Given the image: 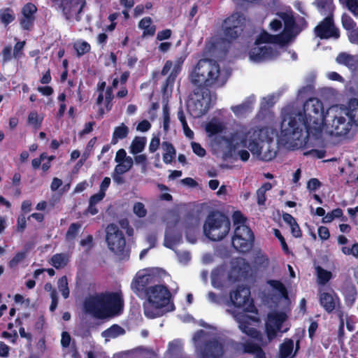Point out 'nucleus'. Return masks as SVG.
Masks as SVG:
<instances>
[{"label":"nucleus","instance_id":"f257e3e1","mask_svg":"<svg viewBox=\"0 0 358 358\" xmlns=\"http://www.w3.org/2000/svg\"><path fill=\"white\" fill-rule=\"evenodd\" d=\"M280 20L275 19L270 23L271 29L278 31L284 23V29L280 34L271 35L263 31L256 40L255 45L249 52L250 59L254 62H261L272 59L280 54L277 45L282 47L292 41L301 31L296 24L294 17L287 13L278 14Z\"/></svg>","mask_w":358,"mask_h":358},{"label":"nucleus","instance_id":"f03ea898","mask_svg":"<svg viewBox=\"0 0 358 358\" xmlns=\"http://www.w3.org/2000/svg\"><path fill=\"white\" fill-rule=\"evenodd\" d=\"M308 127L302 113L285 115L281 122L278 143L292 150L305 147L309 141L314 140Z\"/></svg>","mask_w":358,"mask_h":358},{"label":"nucleus","instance_id":"7ed1b4c3","mask_svg":"<svg viewBox=\"0 0 358 358\" xmlns=\"http://www.w3.org/2000/svg\"><path fill=\"white\" fill-rule=\"evenodd\" d=\"M242 143L258 160L270 162L276 157L278 145L273 139V131L269 127L249 131Z\"/></svg>","mask_w":358,"mask_h":358},{"label":"nucleus","instance_id":"20e7f679","mask_svg":"<svg viewBox=\"0 0 358 358\" xmlns=\"http://www.w3.org/2000/svg\"><path fill=\"white\" fill-rule=\"evenodd\" d=\"M229 74L220 69V64L211 59L198 61L189 73L190 82L195 86L222 87L227 81Z\"/></svg>","mask_w":358,"mask_h":358},{"label":"nucleus","instance_id":"39448f33","mask_svg":"<svg viewBox=\"0 0 358 358\" xmlns=\"http://www.w3.org/2000/svg\"><path fill=\"white\" fill-rule=\"evenodd\" d=\"M122 306L123 299L121 292L90 296L84 303L85 312L99 319L118 313Z\"/></svg>","mask_w":358,"mask_h":358},{"label":"nucleus","instance_id":"423d86ee","mask_svg":"<svg viewBox=\"0 0 358 358\" xmlns=\"http://www.w3.org/2000/svg\"><path fill=\"white\" fill-rule=\"evenodd\" d=\"M227 311L231 314L239 324V329L251 338L257 339L262 345H266L275 337L278 331H281L282 323L286 320V315L283 313L269 314L266 324L268 341H263L262 335L255 329L249 327L250 317L243 313L227 309Z\"/></svg>","mask_w":358,"mask_h":358},{"label":"nucleus","instance_id":"0eeeda50","mask_svg":"<svg viewBox=\"0 0 358 358\" xmlns=\"http://www.w3.org/2000/svg\"><path fill=\"white\" fill-rule=\"evenodd\" d=\"M192 341L197 358H222L224 345L217 338H211L209 332L200 329L195 332Z\"/></svg>","mask_w":358,"mask_h":358},{"label":"nucleus","instance_id":"6e6552de","mask_svg":"<svg viewBox=\"0 0 358 358\" xmlns=\"http://www.w3.org/2000/svg\"><path fill=\"white\" fill-rule=\"evenodd\" d=\"M327 133L336 136L347 135L352 129V123L346 109L337 106L330 107L324 117L323 125Z\"/></svg>","mask_w":358,"mask_h":358},{"label":"nucleus","instance_id":"1a4fd4ad","mask_svg":"<svg viewBox=\"0 0 358 358\" xmlns=\"http://www.w3.org/2000/svg\"><path fill=\"white\" fill-rule=\"evenodd\" d=\"M147 300L143 303L144 313L149 318H155L162 315V308L169 304L170 292L162 285L149 287L144 295Z\"/></svg>","mask_w":358,"mask_h":358},{"label":"nucleus","instance_id":"9d476101","mask_svg":"<svg viewBox=\"0 0 358 358\" xmlns=\"http://www.w3.org/2000/svg\"><path fill=\"white\" fill-rule=\"evenodd\" d=\"M323 104L317 98H310L303 105L305 121L307 122L309 132L314 137V141H321L322 139V125L324 121Z\"/></svg>","mask_w":358,"mask_h":358},{"label":"nucleus","instance_id":"9b49d317","mask_svg":"<svg viewBox=\"0 0 358 358\" xmlns=\"http://www.w3.org/2000/svg\"><path fill=\"white\" fill-rule=\"evenodd\" d=\"M229 218L220 212L215 211L207 217L203 224V234L213 241L222 240L230 230Z\"/></svg>","mask_w":358,"mask_h":358},{"label":"nucleus","instance_id":"f8f14e48","mask_svg":"<svg viewBox=\"0 0 358 358\" xmlns=\"http://www.w3.org/2000/svg\"><path fill=\"white\" fill-rule=\"evenodd\" d=\"M106 241L110 251L122 259L128 257L129 250L123 233L115 224H110L106 228Z\"/></svg>","mask_w":358,"mask_h":358},{"label":"nucleus","instance_id":"ddd939ff","mask_svg":"<svg viewBox=\"0 0 358 358\" xmlns=\"http://www.w3.org/2000/svg\"><path fill=\"white\" fill-rule=\"evenodd\" d=\"M210 107V97L208 90L198 88L194 92L193 96L187 103L190 115L194 117H200L207 113Z\"/></svg>","mask_w":358,"mask_h":358},{"label":"nucleus","instance_id":"4468645a","mask_svg":"<svg viewBox=\"0 0 358 358\" xmlns=\"http://www.w3.org/2000/svg\"><path fill=\"white\" fill-rule=\"evenodd\" d=\"M315 33L320 38H329L339 37V31L335 27L333 17L327 16L315 28Z\"/></svg>","mask_w":358,"mask_h":358},{"label":"nucleus","instance_id":"2eb2a0df","mask_svg":"<svg viewBox=\"0 0 358 358\" xmlns=\"http://www.w3.org/2000/svg\"><path fill=\"white\" fill-rule=\"evenodd\" d=\"M85 5V0H62L60 7L67 20L75 17L77 21L80 20L79 14Z\"/></svg>","mask_w":358,"mask_h":358},{"label":"nucleus","instance_id":"dca6fc26","mask_svg":"<svg viewBox=\"0 0 358 358\" xmlns=\"http://www.w3.org/2000/svg\"><path fill=\"white\" fill-rule=\"evenodd\" d=\"M250 289L243 286H238L237 289L229 294V301L227 306L234 305L236 307H244L250 302Z\"/></svg>","mask_w":358,"mask_h":358},{"label":"nucleus","instance_id":"f3484780","mask_svg":"<svg viewBox=\"0 0 358 358\" xmlns=\"http://www.w3.org/2000/svg\"><path fill=\"white\" fill-rule=\"evenodd\" d=\"M154 277L149 274L138 275L131 283L132 290L139 296H143L146 294L147 289L150 287V284Z\"/></svg>","mask_w":358,"mask_h":358},{"label":"nucleus","instance_id":"a211bd4d","mask_svg":"<svg viewBox=\"0 0 358 358\" xmlns=\"http://www.w3.org/2000/svg\"><path fill=\"white\" fill-rule=\"evenodd\" d=\"M37 11L36 6L31 3L25 4L22 9V17L20 20V25L24 29L29 30L35 20L34 14Z\"/></svg>","mask_w":358,"mask_h":358},{"label":"nucleus","instance_id":"6ab92c4d","mask_svg":"<svg viewBox=\"0 0 358 358\" xmlns=\"http://www.w3.org/2000/svg\"><path fill=\"white\" fill-rule=\"evenodd\" d=\"M236 349L242 350L243 353L253 354L255 358H266V355L263 350L258 345L250 341L238 343Z\"/></svg>","mask_w":358,"mask_h":358},{"label":"nucleus","instance_id":"aec40b11","mask_svg":"<svg viewBox=\"0 0 358 358\" xmlns=\"http://www.w3.org/2000/svg\"><path fill=\"white\" fill-rule=\"evenodd\" d=\"M320 303L328 313L332 312L339 306V299L334 293L323 292L320 295Z\"/></svg>","mask_w":358,"mask_h":358},{"label":"nucleus","instance_id":"412c9836","mask_svg":"<svg viewBox=\"0 0 358 358\" xmlns=\"http://www.w3.org/2000/svg\"><path fill=\"white\" fill-rule=\"evenodd\" d=\"M244 21V15L241 13L236 12L227 17L224 22L225 26H231L233 29L242 32Z\"/></svg>","mask_w":358,"mask_h":358},{"label":"nucleus","instance_id":"4be33fe9","mask_svg":"<svg viewBox=\"0 0 358 358\" xmlns=\"http://www.w3.org/2000/svg\"><path fill=\"white\" fill-rule=\"evenodd\" d=\"M252 103L253 99L250 98L239 105L232 106L231 109L235 115L242 117L252 111Z\"/></svg>","mask_w":358,"mask_h":358},{"label":"nucleus","instance_id":"5701e85b","mask_svg":"<svg viewBox=\"0 0 358 358\" xmlns=\"http://www.w3.org/2000/svg\"><path fill=\"white\" fill-rule=\"evenodd\" d=\"M253 241L254 240L249 239L246 241L245 238H232V245L241 252H247L252 248Z\"/></svg>","mask_w":358,"mask_h":358},{"label":"nucleus","instance_id":"b1692460","mask_svg":"<svg viewBox=\"0 0 358 358\" xmlns=\"http://www.w3.org/2000/svg\"><path fill=\"white\" fill-rule=\"evenodd\" d=\"M314 4L322 15L333 17V0H316Z\"/></svg>","mask_w":358,"mask_h":358},{"label":"nucleus","instance_id":"393cba45","mask_svg":"<svg viewBox=\"0 0 358 358\" xmlns=\"http://www.w3.org/2000/svg\"><path fill=\"white\" fill-rule=\"evenodd\" d=\"M336 62L339 64H344L350 69H354L357 67L358 60L355 56L342 52L336 57Z\"/></svg>","mask_w":358,"mask_h":358},{"label":"nucleus","instance_id":"a878e982","mask_svg":"<svg viewBox=\"0 0 358 358\" xmlns=\"http://www.w3.org/2000/svg\"><path fill=\"white\" fill-rule=\"evenodd\" d=\"M233 238H245L246 240H254L255 238L252 231L245 224H241L236 227Z\"/></svg>","mask_w":358,"mask_h":358},{"label":"nucleus","instance_id":"bb28decb","mask_svg":"<svg viewBox=\"0 0 358 358\" xmlns=\"http://www.w3.org/2000/svg\"><path fill=\"white\" fill-rule=\"evenodd\" d=\"M152 19L149 17L143 18L139 24V28L143 29V36H153L155 33L156 28L155 26L151 25Z\"/></svg>","mask_w":358,"mask_h":358},{"label":"nucleus","instance_id":"cd10ccee","mask_svg":"<svg viewBox=\"0 0 358 358\" xmlns=\"http://www.w3.org/2000/svg\"><path fill=\"white\" fill-rule=\"evenodd\" d=\"M184 60H185V58L182 57H180L179 58H178L177 60L176 61L173 71H171V74L169 75V76L167 78V79L166 80V83L164 86V90H166V88L168 87V85L169 84L173 83L175 78L177 76V74L180 72V71L181 69V66H182V63L184 62Z\"/></svg>","mask_w":358,"mask_h":358},{"label":"nucleus","instance_id":"c85d7f7f","mask_svg":"<svg viewBox=\"0 0 358 358\" xmlns=\"http://www.w3.org/2000/svg\"><path fill=\"white\" fill-rule=\"evenodd\" d=\"M347 113L351 123L358 126V99H354L350 101Z\"/></svg>","mask_w":358,"mask_h":358},{"label":"nucleus","instance_id":"c756f323","mask_svg":"<svg viewBox=\"0 0 358 358\" xmlns=\"http://www.w3.org/2000/svg\"><path fill=\"white\" fill-rule=\"evenodd\" d=\"M146 138L145 137L136 136L134 138L129 147L130 152L133 155H136L141 152L145 146Z\"/></svg>","mask_w":358,"mask_h":358},{"label":"nucleus","instance_id":"7c9ffc66","mask_svg":"<svg viewBox=\"0 0 358 358\" xmlns=\"http://www.w3.org/2000/svg\"><path fill=\"white\" fill-rule=\"evenodd\" d=\"M129 131L128 127L124 123L115 127L113 134L112 143L115 144L119 139L125 138L128 136Z\"/></svg>","mask_w":358,"mask_h":358},{"label":"nucleus","instance_id":"2f4dec72","mask_svg":"<svg viewBox=\"0 0 358 358\" xmlns=\"http://www.w3.org/2000/svg\"><path fill=\"white\" fill-rule=\"evenodd\" d=\"M162 148L166 151L163 155V160L166 164H169L176 155V150L171 143L166 141L162 143Z\"/></svg>","mask_w":358,"mask_h":358},{"label":"nucleus","instance_id":"473e14b6","mask_svg":"<svg viewBox=\"0 0 358 358\" xmlns=\"http://www.w3.org/2000/svg\"><path fill=\"white\" fill-rule=\"evenodd\" d=\"M134 164V160L131 157H128L125 161H122L115 166V172L117 174H123L129 171Z\"/></svg>","mask_w":358,"mask_h":358},{"label":"nucleus","instance_id":"72a5a7b5","mask_svg":"<svg viewBox=\"0 0 358 358\" xmlns=\"http://www.w3.org/2000/svg\"><path fill=\"white\" fill-rule=\"evenodd\" d=\"M124 334V330L121 327L114 324L102 332V336L105 338H115Z\"/></svg>","mask_w":358,"mask_h":358},{"label":"nucleus","instance_id":"f704fd0d","mask_svg":"<svg viewBox=\"0 0 358 358\" xmlns=\"http://www.w3.org/2000/svg\"><path fill=\"white\" fill-rule=\"evenodd\" d=\"M67 263L68 257L64 254H56L51 259V264L56 268H63Z\"/></svg>","mask_w":358,"mask_h":358},{"label":"nucleus","instance_id":"c9c22d12","mask_svg":"<svg viewBox=\"0 0 358 358\" xmlns=\"http://www.w3.org/2000/svg\"><path fill=\"white\" fill-rule=\"evenodd\" d=\"M224 38L227 41L234 40L241 34V31L233 29L231 26H225L224 22L222 24Z\"/></svg>","mask_w":358,"mask_h":358},{"label":"nucleus","instance_id":"e433bc0d","mask_svg":"<svg viewBox=\"0 0 358 358\" xmlns=\"http://www.w3.org/2000/svg\"><path fill=\"white\" fill-rule=\"evenodd\" d=\"M182 350V344L180 340H174L169 343L167 353L170 356L179 355Z\"/></svg>","mask_w":358,"mask_h":358},{"label":"nucleus","instance_id":"4c0bfd02","mask_svg":"<svg viewBox=\"0 0 358 358\" xmlns=\"http://www.w3.org/2000/svg\"><path fill=\"white\" fill-rule=\"evenodd\" d=\"M294 343L292 340L285 341L280 345V356L281 358H288L291 355L293 350Z\"/></svg>","mask_w":358,"mask_h":358},{"label":"nucleus","instance_id":"58836bf2","mask_svg":"<svg viewBox=\"0 0 358 358\" xmlns=\"http://www.w3.org/2000/svg\"><path fill=\"white\" fill-rule=\"evenodd\" d=\"M0 20L4 24H8L15 20L13 11L9 8L1 10Z\"/></svg>","mask_w":358,"mask_h":358},{"label":"nucleus","instance_id":"ea45409f","mask_svg":"<svg viewBox=\"0 0 358 358\" xmlns=\"http://www.w3.org/2000/svg\"><path fill=\"white\" fill-rule=\"evenodd\" d=\"M82 224L78 222L72 223L66 231V238L67 241H73L77 236Z\"/></svg>","mask_w":358,"mask_h":358},{"label":"nucleus","instance_id":"a19ab883","mask_svg":"<svg viewBox=\"0 0 358 358\" xmlns=\"http://www.w3.org/2000/svg\"><path fill=\"white\" fill-rule=\"evenodd\" d=\"M59 290L61 292L62 296L67 299L69 296V288L68 286V280L66 276H62L57 281Z\"/></svg>","mask_w":358,"mask_h":358},{"label":"nucleus","instance_id":"79ce46f5","mask_svg":"<svg viewBox=\"0 0 358 358\" xmlns=\"http://www.w3.org/2000/svg\"><path fill=\"white\" fill-rule=\"evenodd\" d=\"M224 127L220 122H209L206 127V131L210 135H215L222 131Z\"/></svg>","mask_w":358,"mask_h":358},{"label":"nucleus","instance_id":"37998d69","mask_svg":"<svg viewBox=\"0 0 358 358\" xmlns=\"http://www.w3.org/2000/svg\"><path fill=\"white\" fill-rule=\"evenodd\" d=\"M340 2L345 5L354 15L358 16V0H339Z\"/></svg>","mask_w":358,"mask_h":358},{"label":"nucleus","instance_id":"c03bdc74","mask_svg":"<svg viewBox=\"0 0 358 358\" xmlns=\"http://www.w3.org/2000/svg\"><path fill=\"white\" fill-rule=\"evenodd\" d=\"M74 48L78 56H81L90 50V45L85 41L77 42L74 44Z\"/></svg>","mask_w":358,"mask_h":358},{"label":"nucleus","instance_id":"a18cd8bd","mask_svg":"<svg viewBox=\"0 0 358 358\" xmlns=\"http://www.w3.org/2000/svg\"><path fill=\"white\" fill-rule=\"evenodd\" d=\"M25 257H26V252H19L9 262L8 266L11 268H15L18 265V264L22 262L25 259Z\"/></svg>","mask_w":358,"mask_h":358},{"label":"nucleus","instance_id":"49530a36","mask_svg":"<svg viewBox=\"0 0 358 358\" xmlns=\"http://www.w3.org/2000/svg\"><path fill=\"white\" fill-rule=\"evenodd\" d=\"M133 211L139 217H144L147 214V210L141 202H137L134 205Z\"/></svg>","mask_w":358,"mask_h":358},{"label":"nucleus","instance_id":"de8ad7c7","mask_svg":"<svg viewBox=\"0 0 358 358\" xmlns=\"http://www.w3.org/2000/svg\"><path fill=\"white\" fill-rule=\"evenodd\" d=\"M342 24L343 27L348 30L353 29L356 25L353 20L347 14L343 15Z\"/></svg>","mask_w":358,"mask_h":358},{"label":"nucleus","instance_id":"09e8293b","mask_svg":"<svg viewBox=\"0 0 358 358\" xmlns=\"http://www.w3.org/2000/svg\"><path fill=\"white\" fill-rule=\"evenodd\" d=\"M268 284L274 289L278 290L283 296L287 295V289L285 285L280 281L278 280H269Z\"/></svg>","mask_w":358,"mask_h":358},{"label":"nucleus","instance_id":"8fccbe9b","mask_svg":"<svg viewBox=\"0 0 358 358\" xmlns=\"http://www.w3.org/2000/svg\"><path fill=\"white\" fill-rule=\"evenodd\" d=\"M317 276L321 283H326L331 278V273L322 269L320 267L317 268Z\"/></svg>","mask_w":358,"mask_h":358},{"label":"nucleus","instance_id":"3c124183","mask_svg":"<svg viewBox=\"0 0 358 358\" xmlns=\"http://www.w3.org/2000/svg\"><path fill=\"white\" fill-rule=\"evenodd\" d=\"M113 90L112 87H108L106 89V94H105V100H106V108L108 111L111 110L112 108V103L111 101L113 99Z\"/></svg>","mask_w":358,"mask_h":358},{"label":"nucleus","instance_id":"603ef678","mask_svg":"<svg viewBox=\"0 0 358 358\" xmlns=\"http://www.w3.org/2000/svg\"><path fill=\"white\" fill-rule=\"evenodd\" d=\"M276 96L275 95H268L264 97L262 101V108H266L271 107L275 102Z\"/></svg>","mask_w":358,"mask_h":358},{"label":"nucleus","instance_id":"864d4df0","mask_svg":"<svg viewBox=\"0 0 358 358\" xmlns=\"http://www.w3.org/2000/svg\"><path fill=\"white\" fill-rule=\"evenodd\" d=\"M233 222L235 226L241 225V224H245V218L243 217V215L239 211H236L233 214Z\"/></svg>","mask_w":358,"mask_h":358},{"label":"nucleus","instance_id":"5fc2aeb1","mask_svg":"<svg viewBox=\"0 0 358 358\" xmlns=\"http://www.w3.org/2000/svg\"><path fill=\"white\" fill-rule=\"evenodd\" d=\"M177 256L180 262L186 264L190 260V254L187 251L177 252Z\"/></svg>","mask_w":358,"mask_h":358},{"label":"nucleus","instance_id":"6e6d98bb","mask_svg":"<svg viewBox=\"0 0 358 358\" xmlns=\"http://www.w3.org/2000/svg\"><path fill=\"white\" fill-rule=\"evenodd\" d=\"M193 152L199 157H203L206 155V150L200 145L199 143H192Z\"/></svg>","mask_w":358,"mask_h":358},{"label":"nucleus","instance_id":"4d7b16f0","mask_svg":"<svg viewBox=\"0 0 358 358\" xmlns=\"http://www.w3.org/2000/svg\"><path fill=\"white\" fill-rule=\"evenodd\" d=\"M321 182L317 178H311L307 183V188L310 191H315L319 188Z\"/></svg>","mask_w":358,"mask_h":358},{"label":"nucleus","instance_id":"13d9d810","mask_svg":"<svg viewBox=\"0 0 358 358\" xmlns=\"http://www.w3.org/2000/svg\"><path fill=\"white\" fill-rule=\"evenodd\" d=\"M104 196H105V193L99 192V193L95 194L90 197L89 204L96 205L97 203L101 201L103 199Z\"/></svg>","mask_w":358,"mask_h":358},{"label":"nucleus","instance_id":"bf43d9fd","mask_svg":"<svg viewBox=\"0 0 358 358\" xmlns=\"http://www.w3.org/2000/svg\"><path fill=\"white\" fill-rule=\"evenodd\" d=\"M28 122L34 126L39 125L41 124V121L38 120V116L37 113L31 112L29 113L28 116Z\"/></svg>","mask_w":358,"mask_h":358},{"label":"nucleus","instance_id":"052dcab7","mask_svg":"<svg viewBox=\"0 0 358 358\" xmlns=\"http://www.w3.org/2000/svg\"><path fill=\"white\" fill-rule=\"evenodd\" d=\"M71 342V336L66 331H63L62 334L61 345L63 348H68Z\"/></svg>","mask_w":358,"mask_h":358},{"label":"nucleus","instance_id":"680f3d73","mask_svg":"<svg viewBox=\"0 0 358 358\" xmlns=\"http://www.w3.org/2000/svg\"><path fill=\"white\" fill-rule=\"evenodd\" d=\"M134 161L136 164H141L143 166V169L145 170L147 164V156L145 155H138L134 157Z\"/></svg>","mask_w":358,"mask_h":358},{"label":"nucleus","instance_id":"e2e57ef3","mask_svg":"<svg viewBox=\"0 0 358 358\" xmlns=\"http://www.w3.org/2000/svg\"><path fill=\"white\" fill-rule=\"evenodd\" d=\"M318 235L322 240H327L329 238V231L327 227L321 226L318 228Z\"/></svg>","mask_w":358,"mask_h":358},{"label":"nucleus","instance_id":"0e129e2a","mask_svg":"<svg viewBox=\"0 0 358 358\" xmlns=\"http://www.w3.org/2000/svg\"><path fill=\"white\" fill-rule=\"evenodd\" d=\"M266 192H264V189H261L260 188L257 191V203L260 206L264 205L266 201Z\"/></svg>","mask_w":358,"mask_h":358},{"label":"nucleus","instance_id":"69168bd1","mask_svg":"<svg viewBox=\"0 0 358 358\" xmlns=\"http://www.w3.org/2000/svg\"><path fill=\"white\" fill-rule=\"evenodd\" d=\"M159 138L154 137L152 138L149 145V150L150 152H155L159 148Z\"/></svg>","mask_w":358,"mask_h":358},{"label":"nucleus","instance_id":"338daca9","mask_svg":"<svg viewBox=\"0 0 358 358\" xmlns=\"http://www.w3.org/2000/svg\"><path fill=\"white\" fill-rule=\"evenodd\" d=\"M127 157L126 151L124 149H120L117 152L115 160L116 162L120 163L125 161Z\"/></svg>","mask_w":358,"mask_h":358},{"label":"nucleus","instance_id":"774afa93","mask_svg":"<svg viewBox=\"0 0 358 358\" xmlns=\"http://www.w3.org/2000/svg\"><path fill=\"white\" fill-rule=\"evenodd\" d=\"M151 127L150 123L148 120H143L138 123L137 126V130L141 131H147Z\"/></svg>","mask_w":358,"mask_h":358}]
</instances>
